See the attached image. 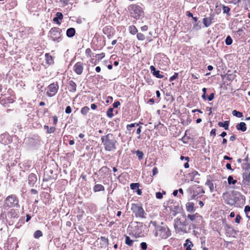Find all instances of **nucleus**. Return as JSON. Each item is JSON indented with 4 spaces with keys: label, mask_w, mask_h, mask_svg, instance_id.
<instances>
[{
    "label": "nucleus",
    "mask_w": 250,
    "mask_h": 250,
    "mask_svg": "<svg viewBox=\"0 0 250 250\" xmlns=\"http://www.w3.org/2000/svg\"><path fill=\"white\" fill-rule=\"evenodd\" d=\"M75 29L74 28H69L66 31V36L68 37H72L75 35Z\"/></svg>",
    "instance_id": "aec40b11"
},
{
    "label": "nucleus",
    "mask_w": 250,
    "mask_h": 250,
    "mask_svg": "<svg viewBox=\"0 0 250 250\" xmlns=\"http://www.w3.org/2000/svg\"><path fill=\"white\" fill-rule=\"evenodd\" d=\"M233 57H234V55L231 54L227 55L226 56V59L228 60L229 61H232Z\"/></svg>",
    "instance_id": "09e8293b"
},
{
    "label": "nucleus",
    "mask_w": 250,
    "mask_h": 250,
    "mask_svg": "<svg viewBox=\"0 0 250 250\" xmlns=\"http://www.w3.org/2000/svg\"><path fill=\"white\" fill-rule=\"evenodd\" d=\"M77 84L72 80H71L68 83L69 90L71 92H75L76 91Z\"/></svg>",
    "instance_id": "2eb2a0df"
},
{
    "label": "nucleus",
    "mask_w": 250,
    "mask_h": 250,
    "mask_svg": "<svg viewBox=\"0 0 250 250\" xmlns=\"http://www.w3.org/2000/svg\"><path fill=\"white\" fill-rule=\"evenodd\" d=\"M218 125L220 127H223L226 130H227L228 129L229 122L226 121L224 122H219Z\"/></svg>",
    "instance_id": "393cba45"
},
{
    "label": "nucleus",
    "mask_w": 250,
    "mask_h": 250,
    "mask_svg": "<svg viewBox=\"0 0 250 250\" xmlns=\"http://www.w3.org/2000/svg\"><path fill=\"white\" fill-rule=\"evenodd\" d=\"M71 107L70 106H67L65 108V112L66 114H69L71 112Z\"/></svg>",
    "instance_id": "3c124183"
},
{
    "label": "nucleus",
    "mask_w": 250,
    "mask_h": 250,
    "mask_svg": "<svg viewBox=\"0 0 250 250\" xmlns=\"http://www.w3.org/2000/svg\"><path fill=\"white\" fill-rule=\"evenodd\" d=\"M6 136V135L5 134H2L0 136V141L1 142V143L5 144L7 143L6 141H3V139L5 138Z\"/></svg>",
    "instance_id": "8fccbe9b"
},
{
    "label": "nucleus",
    "mask_w": 250,
    "mask_h": 250,
    "mask_svg": "<svg viewBox=\"0 0 250 250\" xmlns=\"http://www.w3.org/2000/svg\"><path fill=\"white\" fill-rule=\"evenodd\" d=\"M164 194H166V192L165 191H163L162 193L160 192H157L156 193V197L157 198V199H161L163 198V195Z\"/></svg>",
    "instance_id": "58836bf2"
},
{
    "label": "nucleus",
    "mask_w": 250,
    "mask_h": 250,
    "mask_svg": "<svg viewBox=\"0 0 250 250\" xmlns=\"http://www.w3.org/2000/svg\"><path fill=\"white\" fill-rule=\"evenodd\" d=\"M241 219V217L240 216V215H237L235 218V223H239Z\"/></svg>",
    "instance_id": "680f3d73"
},
{
    "label": "nucleus",
    "mask_w": 250,
    "mask_h": 250,
    "mask_svg": "<svg viewBox=\"0 0 250 250\" xmlns=\"http://www.w3.org/2000/svg\"><path fill=\"white\" fill-rule=\"evenodd\" d=\"M214 97V94L213 93H211L208 98L209 101H211Z\"/></svg>",
    "instance_id": "864d4df0"
},
{
    "label": "nucleus",
    "mask_w": 250,
    "mask_h": 250,
    "mask_svg": "<svg viewBox=\"0 0 250 250\" xmlns=\"http://www.w3.org/2000/svg\"><path fill=\"white\" fill-rule=\"evenodd\" d=\"M244 211L246 214L247 217L248 218H250V216H248V213L250 211V206H245V208H244Z\"/></svg>",
    "instance_id": "37998d69"
},
{
    "label": "nucleus",
    "mask_w": 250,
    "mask_h": 250,
    "mask_svg": "<svg viewBox=\"0 0 250 250\" xmlns=\"http://www.w3.org/2000/svg\"><path fill=\"white\" fill-rule=\"evenodd\" d=\"M59 85L57 83H52L47 87L46 95L50 97L54 96L58 92Z\"/></svg>",
    "instance_id": "1a4fd4ad"
},
{
    "label": "nucleus",
    "mask_w": 250,
    "mask_h": 250,
    "mask_svg": "<svg viewBox=\"0 0 250 250\" xmlns=\"http://www.w3.org/2000/svg\"><path fill=\"white\" fill-rule=\"evenodd\" d=\"M19 200L17 199L15 195H11L8 196L5 201L3 206L4 208H12L18 206Z\"/></svg>",
    "instance_id": "39448f33"
},
{
    "label": "nucleus",
    "mask_w": 250,
    "mask_h": 250,
    "mask_svg": "<svg viewBox=\"0 0 250 250\" xmlns=\"http://www.w3.org/2000/svg\"><path fill=\"white\" fill-rule=\"evenodd\" d=\"M113 108H110L108 109V110L107 111V116L109 118H111L112 117H113Z\"/></svg>",
    "instance_id": "4c0bfd02"
},
{
    "label": "nucleus",
    "mask_w": 250,
    "mask_h": 250,
    "mask_svg": "<svg viewBox=\"0 0 250 250\" xmlns=\"http://www.w3.org/2000/svg\"><path fill=\"white\" fill-rule=\"evenodd\" d=\"M242 116H243V114L242 112H240L235 110V117L240 118V117H242Z\"/></svg>",
    "instance_id": "603ef678"
},
{
    "label": "nucleus",
    "mask_w": 250,
    "mask_h": 250,
    "mask_svg": "<svg viewBox=\"0 0 250 250\" xmlns=\"http://www.w3.org/2000/svg\"><path fill=\"white\" fill-rule=\"evenodd\" d=\"M236 128L238 130L243 132L247 130L246 125L244 122H241L240 124H238L236 126Z\"/></svg>",
    "instance_id": "6ab92c4d"
},
{
    "label": "nucleus",
    "mask_w": 250,
    "mask_h": 250,
    "mask_svg": "<svg viewBox=\"0 0 250 250\" xmlns=\"http://www.w3.org/2000/svg\"><path fill=\"white\" fill-rule=\"evenodd\" d=\"M228 182L229 185L231 184L234 185V180H233V178L232 176H229L228 178ZM230 188H231L229 186L227 187V190H229Z\"/></svg>",
    "instance_id": "a878e982"
},
{
    "label": "nucleus",
    "mask_w": 250,
    "mask_h": 250,
    "mask_svg": "<svg viewBox=\"0 0 250 250\" xmlns=\"http://www.w3.org/2000/svg\"><path fill=\"white\" fill-rule=\"evenodd\" d=\"M56 16L53 19V21L56 22L58 24H61V22L60 20H61L63 18V15L62 13L57 12L56 14Z\"/></svg>",
    "instance_id": "f3484780"
},
{
    "label": "nucleus",
    "mask_w": 250,
    "mask_h": 250,
    "mask_svg": "<svg viewBox=\"0 0 250 250\" xmlns=\"http://www.w3.org/2000/svg\"><path fill=\"white\" fill-rule=\"evenodd\" d=\"M128 30L129 33L132 35H135L137 33L138 31L137 28L134 25L129 26Z\"/></svg>",
    "instance_id": "5701e85b"
},
{
    "label": "nucleus",
    "mask_w": 250,
    "mask_h": 250,
    "mask_svg": "<svg viewBox=\"0 0 250 250\" xmlns=\"http://www.w3.org/2000/svg\"><path fill=\"white\" fill-rule=\"evenodd\" d=\"M243 161L245 162L243 163L242 165V169L244 170H248L250 169V164L246 162L245 159L243 160Z\"/></svg>",
    "instance_id": "bb28decb"
},
{
    "label": "nucleus",
    "mask_w": 250,
    "mask_h": 250,
    "mask_svg": "<svg viewBox=\"0 0 250 250\" xmlns=\"http://www.w3.org/2000/svg\"><path fill=\"white\" fill-rule=\"evenodd\" d=\"M187 211L188 212H193L195 209L194 208V204L192 202H188L186 205Z\"/></svg>",
    "instance_id": "dca6fc26"
},
{
    "label": "nucleus",
    "mask_w": 250,
    "mask_h": 250,
    "mask_svg": "<svg viewBox=\"0 0 250 250\" xmlns=\"http://www.w3.org/2000/svg\"><path fill=\"white\" fill-rule=\"evenodd\" d=\"M174 228L177 232H186V217L181 215L178 216L174 220Z\"/></svg>",
    "instance_id": "7ed1b4c3"
},
{
    "label": "nucleus",
    "mask_w": 250,
    "mask_h": 250,
    "mask_svg": "<svg viewBox=\"0 0 250 250\" xmlns=\"http://www.w3.org/2000/svg\"><path fill=\"white\" fill-rule=\"evenodd\" d=\"M216 130L215 129H212L210 131V135H215Z\"/></svg>",
    "instance_id": "774afa93"
},
{
    "label": "nucleus",
    "mask_w": 250,
    "mask_h": 250,
    "mask_svg": "<svg viewBox=\"0 0 250 250\" xmlns=\"http://www.w3.org/2000/svg\"><path fill=\"white\" fill-rule=\"evenodd\" d=\"M148 29V26L147 25H144L141 27V29L142 31H146Z\"/></svg>",
    "instance_id": "0e129e2a"
},
{
    "label": "nucleus",
    "mask_w": 250,
    "mask_h": 250,
    "mask_svg": "<svg viewBox=\"0 0 250 250\" xmlns=\"http://www.w3.org/2000/svg\"><path fill=\"white\" fill-rule=\"evenodd\" d=\"M89 110V108L88 106H84L81 110V113L84 115L87 114Z\"/></svg>",
    "instance_id": "7c9ffc66"
},
{
    "label": "nucleus",
    "mask_w": 250,
    "mask_h": 250,
    "mask_svg": "<svg viewBox=\"0 0 250 250\" xmlns=\"http://www.w3.org/2000/svg\"><path fill=\"white\" fill-rule=\"evenodd\" d=\"M97 106L96 105V104H91V109L95 110L97 108Z\"/></svg>",
    "instance_id": "69168bd1"
},
{
    "label": "nucleus",
    "mask_w": 250,
    "mask_h": 250,
    "mask_svg": "<svg viewBox=\"0 0 250 250\" xmlns=\"http://www.w3.org/2000/svg\"><path fill=\"white\" fill-rule=\"evenodd\" d=\"M37 176L34 173H30L28 176V184L30 186H33L37 182Z\"/></svg>",
    "instance_id": "f8f14e48"
},
{
    "label": "nucleus",
    "mask_w": 250,
    "mask_h": 250,
    "mask_svg": "<svg viewBox=\"0 0 250 250\" xmlns=\"http://www.w3.org/2000/svg\"><path fill=\"white\" fill-rule=\"evenodd\" d=\"M150 69L153 75L155 73L154 72H156L157 71L156 70L155 67L153 65L150 66Z\"/></svg>",
    "instance_id": "13d9d810"
},
{
    "label": "nucleus",
    "mask_w": 250,
    "mask_h": 250,
    "mask_svg": "<svg viewBox=\"0 0 250 250\" xmlns=\"http://www.w3.org/2000/svg\"><path fill=\"white\" fill-rule=\"evenodd\" d=\"M120 105V103L118 101L114 102L113 104L114 108H117Z\"/></svg>",
    "instance_id": "bf43d9fd"
},
{
    "label": "nucleus",
    "mask_w": 250,
    "mask_h": 250,
    "mask_svg": "<svg viewBox=\"0 0 250 250\" xmlns=\"http://www.w3.org/2000/svg\"><path fill=\"white\" fill-rule=\"evenodd\" d=\"M136 154L140 160H142L143 158L144 153L143 152L139 150H137L136 151Z\"/></svg>",
    "instance_id": "f704fd0d"
},
{
    "label": "nucleus",
    "mask_w": 250,
    "mask_h": 250,
    "mask_svg": "<svg viewBox=\"0 0 250 250\" xmlns=\"http://www.w3.org/2000/svg\"><path fill=\"white\" fill-rule=\"evenodd\" d=\"M104 56H105V54L104 53H102L101 54H97L95 56V57H96V59H97L98 60H101L104 57Z\"/></svg>",
    "instance_id": "ea45409f"
},
{
    "label": "nucleus",
    "mask_w": 250,
    "mask_h": 250,
    "mask_svg": "<svg viewBox=\"0 0 250 250\" xmlns=\"http://www.w3.org/2000/svg\"><path fill=\"white\" fill-rule=\"evenodd\" d=\"M154 74H153L156 77L158 78H163L164 77V76L160 74V71L157 70L156 72H154Z\"/></svg>",
    "instance_id": "a19ab883"
},
{
    "label": "nucleus",
    "mask_w": 250,
    "mask_h": 250,
    "mask_svg": "<svg viewBox=\"0 0 250 250\" xmlns=\"http://www.w3.org/2000/svg\"><path fill=\"white\" fill-rule=\"evenodd\" d=\"M101 140L105 150L111 151L116 149V144L117 142L112 134L109 133L102 136Z\"/></svg>",
    "instance_id": "f257e3e1"
},
{
    "label": "nucleus",
    "mask_w": 250,
    "mask_h": 250,
    "mask_svg": "<svg viewBox=\"0 0 250 250\" xmlns=\"http://www.w3.org/2000/svg\"><path fill=\"white\" fill-rule=\"evenodd\" d=\"M152 224L155 227V236L166 239L171 235L170 231L167 226L156 225L155 222H153Z\"/></svg>",
    "instance_id": "f03ea898"
},
{
    "label": "nucleus",
    "mask_w": 250,
    "mask_h": 250,
    "mask_svg": "<svg viewBox=\"0 0 250 250\" xmlns=\"http://www.w3.org/2000/svg\"><path fill=\"white\" fill-rule=\"evenodd\" d=\"M131 210L136 217H144L145 211L142 207L136 204H133L131 206Z\"/></svg>",
    "instance_id": "6e6552de"
},
{
    "label": "nucleus",
    "mask_w": 250,
    "mask_h": 250,
    "mask_svg": "<svg viewBox=\"0 0 250 250\" xmlns=\"http://www.w3.org/2000/svg\"><path fill=\"white\" fill-rule=\"evenodd\" d=\"M242 177L244 183L247 185H250V171L244 172Z\"/></svg>",
    "instance_id": "ddd939ff"
},
{
    "label": "nucleus",
    "mask_w": 250,
    "mask_h": 250,
    "mask_svg": "<svg viewBox=\"0 0 250 250\" xmlns=\"http://www.w3.org/2000/svg\"><path fill=\"white\" fill-rule=\"evenodd\" d=\"M178 76V74L177 73H175L174 74L169 78V81L172 82L174 81L176 78H177Z\"/></svg>",
    "instance_id": "49530a36"
},
{
    "label": "nucleus",
    "mask_w": 250,
    "mask_h": 250,
    "mask_svg": "<svg viewBox=\"0 0 250 250\" xmlns=\"http://www.w3.org/2000/svg\"><path fill=\"white\" fill-rule=\"evenodd\" d=\"M189 174L193 177H195L196 175H199L198 172L195 170L193 171L192 172L190 173Z\"/></svg>",
    "instance_id": "4d7b16f0"
},
{
    "label": "nucleus",
    "mask_w": 250,
    "mask_h": 250,
    "mask_svg": "<svg viewBox=\"0 0 250 250\" xmlns=\"http://www.w3.org/2000/svg\"><path fill=\"white\" fill-rule=\"evenodd\" d=\"M168 208H170V212L172 215L173 216H175L177 213V210H176L175 209H177L179 208L176 206H174L173 208L171 206L168 207Z\"/></svg>",
    "instance_id": "c85d7f7f"
},
{
    "label": "nucleus",
    "mask_w": 250,
    "mask_h": 250,
    "mask_svg": "<svg viewBox=\"0 0 250 250\" xmlns=\"http://www.w3.org/2000/svg\"><path fill=\"white\" fill-rule=\"evenodd\" d=\"M42 236V233L40 230H36L34 232V237L35 238H37V239L39 238L40 237H41Z\"/></svg>",
    "instance_id": "473e14b6"
},
{
    "label": "nucleus",
    "mask_w": 250,
    "mask_h": 250,
    "mask_svg": "<svg viewBox=\"0 0 250 250\" xmlns=\"http://www.w3.org/2000/svg\"><path fill=\"white\" fill-rule=\"evenodd\" d=\"M158 172V169L156 167H154L152 169V173L153 175L157 174Z\"/></svg>",
    "instance_id": "052dcab7"
},
{
    "label": "nucleus",
    "mask_w": 250,
    "mask_h": 250,
    "mask_svg": "<svg viewBox=\"0 0 250 250\" xmlns=\"http://www.w3.org/2000/svg\"><path fill=\"white\" fill-rule=\"evenodd\" d=\"M140 247L143 250H146L147 249V244L145 242H142Z\"/></svg>",
    "instance_id": "de8ad7c7"
},
{
    "label": "nucleus",
    "mask_w": 250,
    "mask_h": 250,
    "mask_svg": "<svg viewBox=\"0 0 250 250\" xmlns=\"http://www.w3.org/2000/svg\"><path fill=\"white\" fill-rule=\"evenodd\" d=\"M245 35V33L244 32L243 30L241 29H239L236 33H235V36H237V35H239V36H243L244 35Z\"/></svg>",
    "instance_id": "79ce46f5"
},
{
    "label": "nucleus",
    "mask_w": 250,
    "mask_h": 250,
    "mask_svg": "<svg viewBox=\"0 0 250 250\" xmlns=\"http://www.w3.org/2000/svg\"><path fill=\"white\" fill-rule=\"evenodd\" d=\"M61 30L58 27H54L51 28L49 32V37L53 41H57L59 42V39L61 38Z\"/></svg>",
    "instance_id": "0eeeda50"
},
{
    "label": "nucleus",
    "mask_w": 250,
    "mask_h": 250,
    "mask_svg": "<svg viewBox=\"0 0 250 250\" xmlns=\"http://www.w3.org/2000/svg\"><path fill=\"white\" fill-rule=\"evenodd\" d=\"M104 187L101 184H97L93 188V190L95 192L101 191H104Z\"/></svg>",
    "instance_id": "412c9836"
},
{
    "label": "nucleus",
    "mask_w": 250,
    "mask_h": 250,
    "mask_svg": "<svg viewBox=\"0 0 250 250\" xmlns=\"http://www.w3.org/2000/svg\"><path fill=\"white\" fill-rule=\"evenodd\" d=\"M138 125H139V124H137V123H133V124H131L130 125H126V129L128 131H131L133 129V128L134 127H135L136 126H138Z\"/></svg>",
    "instance_id": "c756f323"
},
{
    "label": "nucleus",
    "mask_w": 250,
    "mask_h": 250,
    "mask_svg": "<svg viewBox=\"0 0 250 250\" xmlns=\"http://www.w3.org/2000/svg\"><path fill=\"white\" fill-rule=\"evenodd\" d=\"M225 43L227 45H230L232 43V40L230 36H228L225 40Z\"/></svg>",
    "instance_id": "e433bc0d"
},
{
    "label": "nucleus",
    "mask_w": 250,
    "mask_h": 250,
    "mask_svg": "<svg viewBox=\"0 0 250 250\" xmlns=\"http://www.w3.org/2000/svg\"><path fill=\"white\" fill-rule=\"evenodd\" d=\"M206 186H208L209 188L210 192H212L214 190V185L213 183L210 180H208L205 184Z\"/></svg>",
    "instance_id": "b1692460"
},
{
    "label": "nucleus",
    "mask_w": 250,
    "mask_h": 250,
    "mask_svg": "<svg viewBox=\"0 0 250 250\" xmlns=\"http://www.w3.org/2000/svg\"><path fill=\"white\" fill-rule=\"evenodd\" d=\"M226 204L232 206L234 204V193L233 190H228L223 195Z\"/></svg>",
    "instance_id": "423d86ee"
},
{
    "label": "nucleus",
    "mask_w": 250,
    "mask_h": 250,
    "mask_svg": "<svg viewBox=\"0 0 250 250\" xmlns=\"http://www.w3.org/2000/svg\"><path fill=\"white\" fill-rule=\"evenodd\" d=\"M44 128L45 129H46L47 133H49V134L53 133L55 130V127H51L49 128V126L46 125H45L44 126Z\"/></svg>",
    "instance_id": "cd10ccee"
},
{
    "label": "nucleus",
    "mask_w": 250,
    "mask_h": 250,
    "mask_svg": "<svg viewBox=\"0 0 250 250\" xmlns=\"http://www.w3.org/2000/svg\"><path fill=\"white\" fill-rule=\"evenodd\" d=\"M133 243V241L131 240L130 237L128 236H126L125 237V244L128 246H132Z\"/></svg>",
    "instance_id": "72a5a7b5"
},
{
    "label": "nucleus",
    "mask_w": 250,
    "mask_h": 250,
    "mask_svg": "<svg viewBox=\"0 0 250 250\" xmlns=\"http://www.w3.org/2000/svg\"><path fill=\"white\" fill-rule=\"evenodd\" d=\"M187 217L192 222H197V220H200L202 219V216L197 213L193 215L188 214Z\"/></svg>",
    "instance_id": "4468645a"
},
{
    "label": "nucleus",
    "mask_w": 250,
    "mask_h": 250,
    "mask_svg": "<svg viewBox=\"0 0 250 250\" xmlns=\"http://www.w3.org/2000/svg\"><path fill=\"white\" fill-rule=\"evenodd\" d=\"M45 57L46 62L48 64H51L53 63V57L51 55H50L49 54L46 53L45 54Z\"/></svg>",
    "instance_id": "4be33fe9"
},
{
    "label": "nucleus",
    "mask_w": 250,
    "mask_h": 250,
    "mask_svg": "<svg viewBox=\"0 0 250 250\" xmlns=\"http://www.w3.org/2000/svg\"><path fill=\"white\" fill-rule=\"evenodd\" d=\"M140 184L138 183H131L130 185V188L134 190H136L139 188Z\"/></svg>",
    "instance_id": "2f4dec72"
},
{
    "label": "nucleus",
    "mask_w": 250,
    "mask_h": 250,
    "mask_svg": "<svg viewBox=\"0 0 250 250\" xmlns=\"http://www.w3.org/2000/svg\"><path fill=\"white\" fill-rule=\"evenodd\" d=\"M128 10L131 16L134 19H139L144 16V11L138 5L131 4L128 7Z\"/></svg>",
    "instance_id": "20e7f679"
},
{
    "label": "nucleus",
    "mask_w": 250,
    "mask_h": 250,
    "mask_svg": "<svg viewBox=\"0 0 250 250\" xmlns=\"http://www.w3.org/2000/svg\"><path fill=\"white\" fill-rule=\"evenodd\" d=\"M137 194L139 195H140L142 194V190L141 189H139V188H138L136 191H135Z\"/></svg>",
    "instance_id": "338daca9"
},
{
    "label": "nucleus",
    "mask_w": 250,
    "mask_h": 250,
    "mask_svg": "<svg viewBox=\"0 0 250 250\" xmlns=\"http://www.w3.org/2000/svg\"><path fill=\"white\" fill-rule=\"evenodd\" d=\"M73 70L77 74L81 75L83 70V63L81 62H77L73 66Z\"/></svg>",
    "instance_id": "9b49d317"
},
{
    "label": "nucleus",
    "mask_w": 250,
    "mask_h": 250,
    "mask_svg": "<svg viewBox=\"0 0 250 250\" xmlns=\"http://www.w3.org/2000/svg\"><path fill=\"white\" fill-rule=\"evenodd\" d=\"M212 18L211 17L205 18L203 20V23L206 27H209L212 23Z\"/></svg>",
    "instance_id": "a211bd4d"
},
{
    "label": "nucleus",
    "mask_w": 250,
    "mask_h": 250,
    "mask_svg": "<svg viewBox=\"0 0 250 250\" xmlns=\"http://www.w3.org/2000/svg\"><path fill=\"white\" fill-rule=\"evenodd\" d=\"M112 100H113V98L112 97L108 96L106 98V103L107 104L110 103L112 102Z\"/></svg>",
    "instance_id": "6e6d98bb"
},
{
    "label": "nucleus",
    "mask_w": 250,
    "mask_h": 250,
    "mask_svg": "<svg viewBox=\"0 0 250 250\" xmlns=\"http://www.w3.org/2000/svg\"><path fill=\"white\" fill-rule=\"evenodd\" d=\"M193 190V193L191 196L192 199H194L198 194L201 193H204V190L200 187H197L196 189L194 190L192 188H189L187 189V191L190 194L192 193V190Z\"/></svg>",
    "instance_id": "9d476101"
},
{
    "label": "nucleus",
    "mask_w": 250,
    "mask_h": 250,
    "mask_svg": "<svg viewBox=\"0 0 250 250\" xmlns=\"http://www.w3.org/2000/svg\"><path fill=\"white\" fill-rule=\"evenodd\" d=\"M92 54V51L90 48H87L85 50V54L87 57H91Z\"/></svg>",
    "instance_id": "a18cd8bd"
},
{
    "label": "nucleus",
    "mask_w": 250,
    "mask_h": 250,
    "mask_svg": "<svg viewBox=\"0 0 250 250\" xmlns=\"http://www.w3.org/2000/svg\"><path fill=\"white\" fill-rule=\"evenodd\" d=\"M137 38L139 41H144L145 39V36L143 34L138 33L137 34Z\"/></svg>",
    "instance_id": "c9c22d12"
},
{
    "label": "nucleus",
    "mask_w": 250,
    "mask_h": 250,
    "mask_svg": "<svg viewBox=\"0 0 250 250\" xmlns=\"http://www.w3.org/2000/svg\"><path fill=\"white\" fill-rule=\"evenodd\" d=\"M186 242H187V244H188V243H190V244H189V246H188L187 247L186 250H191V247L193 246L192 243L190 240H189L188 239H187L186 240Z\"/></svg>",
    "instance_id": "c03bdc74"
},
{
    "label": "nucleus",
    "mask_w": 250,
    "mask_h": 250,
    "mask_svg": "<svg viewBox=\"0 0 250 250\" xmlns=\"http://www.w3.org/2000/svg\"><path fill=\"white\" fill-rule=\"evenodd\" d=\"M227 79L229 80L232 81L234 79V76H232L230 74H228V76H227Z\"/></svg>",
    "instance_id": "e2e57ef3"
},
{
    "label": "nucleus",
    "mask_w": 250,
    "mask_h": 250,
    "mask_svg": "<svg viewBox=\"0 0 250 250\" xmlns=\"http://www.w3.org/2000/svg\"><path fill=\"white\" fill-rule=\"evenodd\" d=\"M224 13H228L229 11L230 8L227 6H224L223 7Z\"/></svg>",
    "instance_id": "5fc2aeb1"
}]
</instances>
